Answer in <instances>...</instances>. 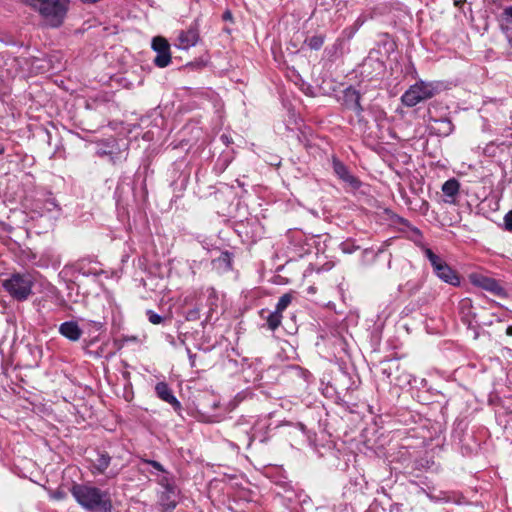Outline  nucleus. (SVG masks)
Returning a JSON list of instances; mask_svg holds the SVG:
<instances>
[{"mask_svg":"<svg viewBox=\"0 0 512 512\" xmlns=\"http://www.w3.org/2000/svg\"><path fill=\"white\" fill-rule=\"evenodd\" d=\"M506 334L508 336H512V325L508 326L507 329H506Z\"/></svg>","mask_w":512,"mask_h":512,"instance_id":"33","label":"nucleus"},{"mask_svg":"<svg viewBox=\"0 0 512 512\" xmlns=\"http://www.w3.org/2000/svg\"><path fill=\"white\" fill-rule=\"evenodd\" d=\"M228 434L235 440L237 447L241 444L249 448L254 439L257 438L255 425L243 416L233 423Z\"/></svg>","mask_w":512,"mask_h":512,"instance_id":"6","label":"nucleus"},{"mask_svg":"<svg viewBox=\"0 0 512 512\" xmlns=\"http://www.w3.org/2000/svg\"><path fill=\"white\" fill-rule=\"evenodd\" d=\"M305 43L309 46V48L313 50H319L324 43V38L321 35H314L306 39Z\"/></svg>","mask_w":512,"mask_h":512,"instance_id":"20","label":"nucleus"},{"mask_svg":"<svg viewBox=\"0 0 512 512\" xmlns=\"http://www.w3.org/2000/svg\"><path fill=\"white\" fill-rule=\"evenodd\" d=\"M470 282L485 291L492 293L495 296L506 298L508 296L505 288L500 282L492 277L486 276L481 273H472L469 276Z\"/></svg>","mask_w":512,"mask_h":512,"instance_id":"8","label":"nucleus"},{"mask_svg":"<svg viewBox=\"0 0 512 512\" xmlns=\"http://www.w3.org/2000/svg\"><path fill=\"white\" fill-rule=\"evenodd\" d=\"M361 95L359 91L352 87H348L343 92V105L350 110H353L359 117L362 115L363 107L360 103Z\"/></svg>","mask_w":512,"mask_h":512,"instance_id":"11","label":"nucleus"},{"mask_svg":"<svg viewBox=\"0 0 512 512\" xmlns=\"http://www.w3.org/2000/svg\"><path fill=\"white\" fill-rule=\"evenodd\" d=\"M221 139L223 140L224 143H229L228 137L226 135H222Z\"/></svg>","mask_w":512,"mask_h":512,"instance_id":"34","label":"nucleus"},{"mask_svg":"<svg viewBox=\"0 0 512 512\" xmlns=\"http://www.w3.org/2000/svg\"><path fill=\"white\" fill-rule=\"evenodd\" d=\"M155 393L162 401L170 404L175 411L182 409L181 403L174 396L173 391L166 382H159L155 386Z\"/></svg>","mask_w":512,"mask_h":512,"instance_id":"12","label":"nucleus"},{"mask_svg":"<svg viewBox=\"0 0 512 512\" xmlns=\"http://www.w3.org/2000/svg\"><path fill=\"white\" fill-rule=\"evenodd\" d=\"M187 352H188V356H189V360H190V365H191V367H194L196 355L192 354L190 349H187Z\"/></svg>","mask_w":512,"mask_h":512,"instance_id":"29","label":"nucleus"},{"mask_svg":"<svg viewBox=\"0 0 512 512\" xmlns=\"http://www.w3.org/2000/svg\"><path fill=\"white\" fill-rule=\"evenodd\" d=\"M35 278L31 273H13L9 278L3 280L4 290L14 300L26 301L32 295Z\"/></svg>","mask_w":512,"mask_h":512,"instance_id":"3","label":"nucleus"},{"mask_svg":"<svg viewBox=\"0 0 512 512\" xmlns=\"http://www.w3.org/2000/svg\"><path fill=\"white\" fill-rule=\"evenodd\" d=\"M292 301V296L288 293L286 294H283L277 304H276V308H275V311H277L278 313L282 314V312L289 306V304L291 303Z\"/></svg>","mask_w":512,"mask_h":512,"instance_id":"19","label":"nucleus"},{"mask_svg":"<svg viewBox=\"0 0 512 512\" xmlns=\"http://www.w3.org/2000/svg\"><path fill=\"white\" fill-rule=\"evenodd\" d=\"M48 204L56 207V204L54 203V201H49Z\"/></svg>","mask_w":512,"mask_h":512,"instance_id":"37","label":"nucleus"},{"mask_svg":"<svg viewBox=\"0 0 512 512\" xmlns=\"http://www.w3.org/2000/svg\"><path fill=\"white\" fill-rule=\"evenodd\" d=\"M504 228L512 232V210L504 216Z\"/></svg>","mask_w":512,"mask_h":512,"instance_id":"24","label":"nucleus"},{"mask_svg":"<svg viewBox=\"0 0 512 512\" xmlns=\"http://www.w3.org/2000/svg\"><path fill=\"white\" fill-rule=\"evenodd\" d=\"M143 463L151 465L158 472H161V473L167 472L166 469L163 467V465L158 461L150 460V459H143Z\"/></svg>","mask_w":512,"mask_h":512,"instance_id":"23","label":"nucleus"},{"mask_svg":"<svg viewBox=\"0 0 512 512\" xmlns=\"http://www.w3.org/2000/svg\"><path fill=\"white\" fill-rule=\"evenodd\" d=\"M390 512H402L401 505L394 503L390 506Z\"/></svg>","mask_w":512,"mask_h":512,"instance_id":"31","label":"nucleus"},{"mask_svg":"<svg viewBox=\"0 0 512 512\" xmlns=\"http://www.w3.org/2000/svg\"><path fill=\"white\" fill-rule=\"evenodd\" d=\"M423 252L430 262V265L433 268V272L441 281L452 286H458L460 284L459 275L446 263L442 257L435 254L428 247H423Z\"/></svg>","mask_w":512,"mask_h":512,"instance_id":"5","label":"nucleus"},{"mask_svg":"<svg viewBox=\"0 0 512 512\" xmlns=\"http://www.w3.org/2000/svg\"><path fill=\"white\" fill-rule=\"evenodd\" d=\"M510 44H511V46H512V38L510 39Z\"/></svg>","mask_w":512,"mask_h":512,"instance_id":"38","label":"nucleus"},{"mask_svg":"<svg viewBox=\"0 0 512 512\" xmlns=\"http://www.w3.org/2000/svg\"><path fill=\"white\" fill-rule=\"evenodd\" d=\"M438 91V83L420 80L405 91L401 97V101L406 107H414L418 103L434 97Z\"/></svg>","mask_w":512,"mask_h":512,"instance_id":"4","label":"nucleus"},{"mask_svg":"<svg viewBox=\"0 0 512 512\" xmlns=\"http://www.w3.org/2000/svg\"><path fill=\"white\" fill-rule=\"evenodd\" d=\"M24 2L37 10L51 28H58L63 24L69 8V0H24Z\"/></svg>","mask_w":512,"mask_h":512,"instance_id":"1","label":"nucleus"},{"mask_svg":"<svg viewBox=\"0 0 512 512\" xmlns=\"http://www.w3.org/2000/svg\"><path fill=\"white\" fill-rule=\"evenodd\" d=\"M151 48L156 53V56L153 60V63L156 67L165 68L171 63L170 44L164 37H153Z\"/></svg>","mask_w":512,"mask_h":512,"instance_id":"9","label":"nucleus"},{"mask_svg":"<svg viewBox=\"0 0 512 512\" xmlns=\"http://www.w3.org/2000/svg\"><path fill=\"white\" fill-rule=\"evenodd\" d=\"M340 248L343 253L352 254L358 249V246H355L354 243L350 241H345L341 243Z\"/></svg>","mask_w":512,"mask_h":512,"instance_id":"22","label":"nucleus"},{"mask_svg":"<svg viewBox=\"0 0 512 512\" xmlns=\"http://www.w3.org/2000/svg\"><path fill=\"white\" fill-rule=\"evenodd\" d=\"M460 190V183L457 179L451 178L442 185V192L445 196L444 202L448 204H456L457 196Z\"/></svg>","mask_w":512,"mask_h":512,"instance_id":"14","label":"nucleus"},{"mask_svg":"<svg viewBox=\"0 0 512 512\" xmlns=\"http://www.w3.org/2000/svg\"><path fill=\"white\" fill-rule=\"evenodd\" d=\"M222 18H223L224 21H231L232 20V13H231V11L226 10L223 13Z\"/></svg>","mask_w":512,"mask_h":512,"instance_id":"30","label":"nucleus"},{"mask_svg":"<svg viewBox=\"0 0 512 512\" xmlns=\"http://www.w3.org/2000/svg\"><path fill=\"white\" fill-rule=\"evenodd\" d=\"M71 494L79 505L90 512H98L101 505L110 497L107 491L85 484L74 485Z\"/></svg>","mask_w":512,"mask_h":512,"instance_id":"2","label":"nucleus"},{"mask_svg":"<svg viewBox=\"0 0 512 512\" xmlns=\"http://www.w3.org/2000/svg\"><path fill=\"white\" fill-rule=\"evenodd\" d=\"M218 261H221V262H223V263L227 264L228 266H230V264H231V257H230V254H229L228 252L223 253V254L219 257Z\"/></svg>","mask_w":512,"mask_h":512,"instance_id":"27","label":"nucleus"},{"mask_svg":"<svg viewBox=\"0 0 512 512\" xmlns=\"http://www.w3.org/2000/svg\"><path fill=\"white\" fill-rule=\"evenodd\" d=\"M159 483L163 488V491L160 495V504L165 511L171 512L176 508L178 504L180 490L178 489L173 479L168 476H163Z\"/></svg>","mask_w":512,"mask_h":512,"instance_id":"7","label":"nucleus"},{"mask_svg":"<svg viewBox=\"0 0 512 512\" xmlns=\"http://www.w3.org/2000/svg\"><path fill=\"white\" fill-rule=\"evenodd\" d=\"M146 315L150 323L154 325H158L163 321V317L153 310H147Z\"/></svg>","mask_w":512,"mask_h":512,"instance_id":"21","label":"nucleus"},{"mask_svg":"<svg viewBox=\"0 0 512 512\" xmlns=\"http://www.w3.org/2000/svg\"><path fill=\"white\" fill-rule=\"evenodd\" d=\"M199 318V310L192 309L187 312L186 319L189 321L197 320Z\"/></svg>","mask_w":512,"mask_h":512,"instance_id":"26","label":"nucleus"},{"mask_svg":"<svg viewBox=\"0 0 512 512\" xmlns=\"http://www.w3.org/2000/svg\"><path fill=\"white\" fill-rule=\"evenodd\" d=\"M199 40V30L197 21L187 30H181L177 37L175 46L181 50H187L197 44Z\"/></svg>","mask_w":512,"mask_h":512,"instance_id":"10","label":"nucleus"},{"mask_svg":"<svg viewBox=\"0 0 512 512\" xmlns=\"http://www.w3.org/2000/svg\"><path fill=\"white\" fill-rule=\"evenodd\" d=\"M498 22L500 29L503 32H512V5L503 9L501 14L498 16Z\"/></svg>","mask_w":512,"mask_h":512,"instance_id":"16","label":"nucleus"},{"mask_svg":"<svg viewBox=\"0 0 512 512\" xmlns=\"http://www.w3.org/2000/svg\"><path fill=\"white\" fill-rule=\"evenodd\" d=\"M281 320L282 314L278 313L277 311L269 313L266 318L268 328L272 331L276 330L280 326Z\"/></svg>","mask_w":512,"mask_h":512,"instance_id":"18","label":"nucleus"},{"mask_svg":"<svg viewBox=\"0 0 512 512\" xmlns=\"http://www.w3.org/2000/svg\"><path fill=\"white\" fill-rule=\"evenodd\" d=\"M59 333L66 339H68L72 342H76L81 338L83 331L79 327L77 322L66 321V322H63L62 324H60Z\"/></svg>","mask_w":512,"mask_h":512,"instance_id":"13","label":"nucleus"},{"mask_svg":"<svg viewBox=\"0 0 512 512\" xmlns=\"http://www.w3.org/2000/svg\"><path fill=\"white\" fill-rule=\"evenodd\" d=\"M441 122L445 125L444 132L446 134H449L452 131V129H453L451 121L448 120V119H444Z\"/></svg>","mask_w":512,"mask_h":512,"instance_id":"28","label":"nucleus"},{"mask_svg":"<svg viewBox=\"0 0 512 512\" xmlns=\"http://www.w3.org/2000/svg\"><path fill=\"white\" fill-rule=\"evenodd\" d=\"M5 149H4V146L2 144H0V155H2L4 153Z\"/></svg>","mask_w":512,"mask_h":512,"instance_id":"36","label":"nucleus"},{"mask_svg":"<svg viewBox=\"0 0 512 512\" xmlns=\"http://www.w3.org/2000/svg\"><path fill=\"white\" fill-rule=\"evenodd\" d=\"M390 370H391V367H389V369L383 368L382 373L385 374L387 376V378H390V376H391Z\"/></svg>","mask_w":512,"mask_h":512,"instance_id":"32","label":"nucleus"},{"mask_svg":"<svg viewBox=\"0 0 512 512\" xmlns=\"http://www.w3.org/2000/svg\"><path fill=\"white\" fill-rule=\"evenodd\" d=\"M111 462V457L106 452H101L97 454V458L93 464L94 469L97 473L103 474L106 469L109 467Z\"/></svg>","mask_w":512,"mask_h":512,"instance_id":"17","label":"nucleus"},{"mask_svg":"<svg viewBox=\"0 0 512 512\" xmlns=\"http://www.w3.org/2000/svg\"><path fill=\"white\" fill-rule=\"evenodd\" d=\"M113 506L111 498L109 497L99 508L98 512H112Z\"/></svg>","mask_w":512,"mask_h":512,"instance_id":"25","label":"nucleus"},{"mask_svg":"<svg viewBox=\"0 0 512 512\" xmlns=\"http://www.w3.org/2000/svg\"><path fill=\"white\" fill-rule=\"evenodd\" d=\"M333 170L335 174L350 186L356 188L359 186V181L348 170V168L339 160H333Z\"/></svg>","mask_w":512,"mask_h":512,"instance_id":"15","label":"nucleus"},{"mask_svg":"<svg viewBox=\"0 0 512 512\" xmlns=\"http://www.w3.org/2000/svg\"><path fill=\"white\" fill-rule=\"evenodd\" d=\"M413 231H414V233H416L417 235L422 236V234H421V232H420V230H419L418 228H414V229H413Z\"/></svg>","mask_w":512,"mask_h":512,"instance_id":"35","label":"nucleus"}]
</instances>
